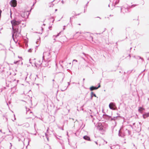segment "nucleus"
Here are the masks:
<instances>
[{"label": "nucleus", "mask_w": 149, "mask_h": 149, "mask_svg": "<svg viewBox=\"0 0 149 149\" xmlns=\"http://www.w3.org/2000/svg\"><path fill=\"white\" fill-rule=\"evenodd\" d=\"M115 106V104L114 102H111L109 105V108L110 109L112 110L114 109L113 107Z\"/></svg>", "instance_id": "11"}, {"label": "nucleus", "mask_w": 149, "mask_h": 149, "mask_svg": "<svg viewBox=\"0 0 149 149\" xmlns=\"http://www.w3.org/2000/svg\"><path fill=\"white\" fill-rule=\"evenodd\" d=\"M90 56V58H91V59L92 60H93V59L92 58L91 56Z\"/></svg>", "instance_id": "53"}, {"label": "nucleus", "mask_w": 149, "mask_h": 149, "mask_svg": "<svg viewBox=\"0 0 149 149\" xmlns=\"http://www.w3.org/2000/svg\"><path fill=\"white\" fill-rule=\"evenodd\" d=\"M35 3H36V2H35L34 3H33V6H32L31 7V8L30 10V11H31V10H32V9L33 8V6H34V4H35Z\"/></svg>", "instance_id": "25"}, {"label": "nucleus", "mask_w": 149, "mask_h": 149, "mask_svg": "<svg viewBox=\"0 0 149 149\" xmlns=\"http://www.w3.org/2000/svg\"><path fill=\"white\" fill-rule=\"evenodd\" d=\"M103 118L106 120L109 121H112V117L111 116H109L106 114H104L103 116Z\"/></svg>", "instance_id": "6"}, {"label": "nucleus", "mask_w": 149, "mask_h": 149, "mask_svg": "<svg viewBox=\"0 0 149 149\" xmlns=\"http://www.w3.org/2000/svg\"><path fill=\"white\" fill-rule=\"evenodd\" d=\"M145 109L142 107H139L138 109V111L141 113H142Z\"/></svg>", "instance_id": "12"}, {"label": "nucleus", "mask_w": 149, "mask_h": 149, "mask_svg": "<svg viewBox=\"0 0 149 149\" xmlns=\"http://www.w3.org/2000/svg\"><path fill=\"white\" fill-rule=\"evenodd\" d=\"M25 125L27 127H28L29 126V125L28 123H27Z\"/></svg>", "instance_id": "24"}, {"label": "nucleus", "mask_w": 149, "mask_h": 149, "mask_svg": "<svg viewBox=\"0 0 149 149\" xmlns=\"http://www.w3.org/2000/svg\"><path fill=\"white\" fill-rule=\"evenodd\" d=\"M135 72V70H129V71H127V73L129 74H130V73H132V72H133V73Z\"/></svg>", "instance_id": "18"}, {"label": "nucleus", "mask_w": 149, "mask_h": 149, "mask_svg": "<svg viewBox=\"0 0 149 149\" xmlns=\"http://www.w3.org/2000/svg\"><path fill=\"white\" fill-rule=\"evenodd\" d=\"M130 28V27H128L126 28V30L127 31V29H128Z\"/></svg>", "instance_id": "39"}, {"label": "nucleus", "mask_w": 149, "mask_h": 149, "mask_svg": "<svg viewBox=\"0 0 149 149\" xmlns=\"http://www.w3.org/2000/svg\"><path fill=\"white\" fill-rule=\"evenodd\" d=\"M11 103V102H10V101H9L8 102V103L7 102V105H8V104H10Z\"/></svg>", "instance_id": "30"}, {"label": "nucleus", "mask_w": 149, "mask_h": 149, "mask_svg": "<svg viewBox=\"0 0 149 149\" xmlns=\"http://www.w3.org/2000/svg\"><path fill=\"white\" fill-rule=\"evenodd\" d=\"M83 54L86 57V55H88V54H85L84 53H83Z\"/></svg>", "instance_id": "31"}, {"label": "nucleus", "mask_w": 149, "mask_h": 149, "mask_svg": "<svg viewBox=\"0 0 149 149\" xmlns=\"http://www.w3.org/2000/svg\"><path fill=\"white\" fill-rule=\"evenodd\" d=\"M129 56H130V57H131V55H130V54H129Z\"/></svg>", "instance_id": "52"}, {"label": "nucleus", "mask_w": 149, "mask_h": 149, "mask_svg": "<svg viewBox=\"0 0 149 149\" xmlns=\"http://www.w3.org/2000/svg\"><path fill=\"white\" fill-rule=\"evenodd\" d=\"M61 129L62 130H63V128H62V127H61Z\"/></svg>", "instance_id": "46"}, {"label": "nucleus", "mask_w": 149, "mask_h": 149, "mask_svg": "<svg viewBox=\"0 0 149 149\" xmlns=\"http://www.w3.org/2000/svg\"><path fill=\"white\" fill-rule=\"evenodd\" d=\"M13 134H12V135L11 136V137H10L11 139H13Z\"/></svg>", "instance_id": "29"}, {"label": "nucleus", "mask_w": 149, "mask_h": 149, "mask_svg": "<svg viewBox=\"0 0 149 149\" xmlns=\"http://www.w3.org/2000/svg\"><path fill=\"white\" fill-rule=\"evenodd\" d=\"M91 95H92L93 96H94L95 97H96V95H95V93H94V92H91Z\"/></svg>", "instance_id": "20"}, {"label": "nucleus", "mask_w": 149, "mask_h": 149, "mask_svg": "<svg viewBox=\"0 0 149 149\" xmlns=\"http://www.w3.org/2000/svg\"><path fill=\"white\" fill-rule=\"evenodd\" d=\"M61 76L63 77L62 80L60 81V83H62L63 81V79L65 77V74H64L63 73H62V72H61Z\"/></svg>", "instance_id": "17"}, {"label": "nucleus", "mask_w": 149, "mask_h": 149, "mask_svg": "<svg viewBox=\"0 0 149 149\" xmlns=\"http://www.w3.org/2000/svg\"><path fill=\"white\" fill-rule=\"evenodd\" d=\"M74 16V15H72L71 17H70V24L72 25V19L74 18L75 16Z\"/></svg>", "instance_id": "16"}, {"label": "nucleus", "mask_w": 149, "mask_h": 149, "mask_svg": "<svg viewBox=\"0 0 149 149\" xmlns=\"http://www.w3.org/2000/svg\"><path fill=\"white\" fill-rule=\"evenodd\" d=\"M34 64H35V66H36V67H37V65H36V63H34Z\"/></svg>", "instance_id": "47"}, {"label": "nucleus", "mask_w": 149, "mask_h": 149, "mask_svg": "<svg viewBox=\"0 0 149 149\" xmlns=\"http://www.w3.org/2000/svg\"><path fill=\"white\" fill-rule=\"evenodd\" d=\"M50 20H51L52 19V23H49V25H51L50 26H49V29L50 30H51L52 29V25H53V23L54 21V19L53 17H51L50 18Z\"/></svg>", "instance_id": "10"}, {"label": "nucleus", "mask_w": 149, "mask_h": 149, "mask_svg": "<svg viewBox=\"0 0 149 149\" xmlns=\"http://www.w3.org/2000/svg\"><path fill=\"white\" fill-rule=\"evenodd\" d=\"M83 139L87 141H91L90 137L89 136L87 135L84 136L83 137Z\"/></svg>", "instance_id": "15"}, {"label": "nucleus", "mask_w": 149, "mask_h": 149, "mask_svg": "<svg viewBox=\"0 0 149 149\" xmlns=\"http://www.w3.org/2000/svg\"><path fill=\"white\" fill-rule=\"evenodd\" d=\"M77 120H75V121L74 122V123H75V122L76 121H77Z\"/></svg>", "instance_id": "60"}, {"label": "nucleus", "mask_w": 149, "mask_h": 149, "mask_svg": "<svg viewBox=\"0 0 149 149\" xmlns=\"http://www.w3.org/2000/svg\"><path fill=\"white\" fill-rule=\"evenodd\" d=\"M136 36H137L138 35H139L138 33H137L136 34H135Z\"/></svg>", "instance_id": "58"}, {"label": "nucleus", "mask_w": 149, "mask_h": 149, "mask_svg": "<svg viewBox=\"0 0 149 149\" xmlns=\"http://www.w3.org/2000/svg\"><path fill=\"white\" fill-rule=\"evenodd\" d=\"M61 32H60L59 33H58L57 35H54L53 36V38H57V37L59 36L61 34Z\"/></svg>", "instance_id": "19"}, {"label": "nucleus", "mask_w": 149, "mask_h": 149, "mask_svg": "<svg viewBox=\"0 0 149 149\" xmlns=\"http://www.w3.org/2000/svg\"><path fill=\"white\" fill-rule=\"evenodd\" d=\"M80 13H79V14H77V15H80Z\"/></svg>", "instance_id": "56"}, {"label": "nucleus", "mask_w": 149, "mask_h": 149, "mask_svg": "<svg viewBox=\"0 0 149 149\" xmlns=\"http://www.w3.org/2000/svg\"><path fill=\"white\" fill-rule=\"evenodd\" d=\"M129 135L131 134V131L126 128H120L119 131L118 135L119 136L124 138L127 134Z\"/></svg>", "instance_id": "2"}, {"label": "nucleus", "mask_w": 149, "mask_h": 149, "mask_svg": "<svg viewBox=\"0 0 149 149\" xmlns=\"http://www.w3.org/2000/svg\"><path fill=\"white\" fill-rule=\"evenodd\" d=\"M104 125H105V127H107L108 126V125L107 124H106V123H104Z\"/></svg>", "instance_id": "28"}, {"label": "nucleus", "mask_w": 149, "mask_h": 149, "mask_svg": "<svg viewBox=\"0 0 149 149\" xmlns=\"http://www.w3.org/2000/svg\"><path fill=\"white\" fill-rule=\"evenodd\" d=\"M29 63H31V59H30L29 60Z\"/></svg>", "instance_id": "41"}, {"label": "nucleus", "mask_w": 149, "mask_h": 149, "mask_svg": "<svg viewBox=\"0 0 149 149\" xmlns=\"http://www.w3.org/2000/svg\"><path fill=\"white\" fill-rule=\"evenodd\" d=\"M21 21L20 19H18L16 18L11 21V23L12 25V37L13 40L15 42L14 36L15 35L16 38L17 36H18L17 34H20L21 31V26L19 25L21 24Z\"/></svg>", "instance_id": "1"}, {"label": "nucleus", "mask_w": 149, "mask_h": 149, "mask_svg": "<svg viewBox=\"0 0 149 149\" xmlns=\"http://www.w3.org/2000/svg\"><path fill=\"white\" fill-rule=\"evenodd\" d=\"M46 138H47V140H48V141H49V138H48V137H46Z\"/></svg>", "instance_id": "43"}, {"label": "nucleus", "mask_w": 149, "mask_h": 149, "mask_svg": "<svg viewBox=\"0 0 149 149\" xmlns=\"http://www.w3.org/2000/svg\"><path fill=\"white\" fill-rule=\"evenodd\" d=\"M118 3V2L116 1L115 2V5H116Z\"/></svg>", "instance_id": "35"}, {"label": "nucleus", "mask_w": 149, "mask_h": 149, "mask_svg": "<svg viewBox=\"0 0 149 149\" xmlns=\"http://www.w3.org/2000/svg\"><path fill=\"white\" fill-rule=\"evenodd\" d=\"M95 143L96 144H98L97 142V141H95Z\"/></svg>", "instance_id": "42"}, {"label": "nucleus", "mask_w": 149, "mask_h": 149, "mask_svg": "<svg viewBox=\"0 0 149 149\" xmlns=\"http://www.w3.org/2000/svg\"><path fill=\"white\" fill-rule=\"evenodd\" d=\"M68 87L69 86V85H70V82H68Z\"/></svg>", "instance_id": "40"}, {"label": "nucleus", "mask_w": 149, "mask_h": 149, "mask_svg": "<svg viewBox=\"0 0 149 149\" xmlns=\"http://www.w3.org/2000/svg\"><path fill=\"white\" fill-rule=\"evenodd\" d=\"M20 60H18L17 61H15L14 62V63L15 64H17L19 62H20Z\"/></svg>", "instance_id": "21"}, {"label": "nucleus", "mask_w": 149, "mask_h": 149, "mask_svg": "<svg viewBox=\"0 0 149 149\" xmlns=\"http://www.w3.org/2000/svg\"><path fill=\"white\" fill-rule=\"evenodd\" d=\"M97 127V129L100 131L102 132L104 131V127H103L102 123H98Z\"/></svg>", "instance_id": "5"}, {"label": "nucleus", "mask_w": 149, "mask_h": 149, "mask_svg": "<svg viewBox=\"0 0 149 149\" xmlns=\"http://www.w3.org/2000/svg\"><path fill=\"white\" fill-rule=\"evenodd\" d=\"M143 118L145 119L146 118L149 117V112L145 113L143 114Z\"/></svg>", "instance_id": "14"}, {"label": "nucleus", "mask_w": 149, "mask_h": 149, "mask_svg": "<svg viewBox=\"0 0 149 149\" xmlns=\"http://www.w3.org/2000/svg\"><path fill=\"white\" fill-rule=\"evenodd\" d=\"M72 84H76V83H75V82H73L72 83Z\"/></svg>", "instance_id": "54"}, {"label": "nucleus", "mask_w": 149, "mask_h": 149, "mask_svg": "<svg viewBox=\"0 0 149 149\" xmlns=\"http://www.w3.org/2000/svg\"><path fill=\"white\" fill-rule=\"evenodd\" d=\"M32 52V49H30L28 50V52Z\"/></svg>", "instance_id": "26"}, {"label": "nucleus", "mask_w": 149, "mask_h": 149, "mask_svg": "<svg viewBox=\"0 0 149 149\" xmlns=\"http://www.w3.org/2000/svg\"><path fill=\"white\" fill-rule=\"evenodd\" d=\"M82 58L83 60H85V58H83V57H82Z\"/></svg>", "instance_id": "45"}, {"label": "nucleus", "mask_w": 149, "mask_h": 149, "mask_svg": "<svg viewBox=\"0 0 149 149\" xmlns=\"http://www.w3.org/2000/svg\"><path fill=\"white\" fill-rule=\"evenodd\" d=\"M98 86L97 87H96L95 86H92L90 88V90L91 91H92L94 90H96L100 88L101 86L100 84V83L98 84Z\"/></svg>", "instance_id": "8"}, {"label": "nucleus", "mask_w": 149, "mask_h": 149, "mask_svg": "<svg viewBox=\"0 0 149 149\" xmlns=\"http://www.w3.org/2000/svg\"><path fill=\"white\" fill-rule=\"evenodd\" d=\"M39 64L40 65H41V66H42L43 67H45L47 66V63H46V61H45V62H44V60L42 59V62H41V61H39Z\"/></svg>", "instance_id": "9"}, {"label": "nucleus", "mask_w": 149, "mask_h": 149, "mask_svg": "<svg viewBox=\"0 0 149 149\" xmlns=\"http://www.w3.org/2000/svg\"><path fill=\"white\" fill-rule=\"evenodd\" d=\"M138 58H139V59H141L142 60H143V58H142L140 56H138Z\"/></svg>", "instance_id": "34"}, {"label": "nucleus", "mask_w": 149, "mask_h": 149, "mask_svg": "<svg viewBox=\"0 0 149 149\" xmlns=\"http://www.w3.org/2000/svg\"><path fill=\"white\" fill-rule=\"evenodd\" d=\"M51 57L50 53L48 52H44L43 54V56H42L43 60H44V62L46 61L45 58V57L47 60H48Z\"/></svg>", "instance_id": "4"}, {"label": "nucleus", "mask_w": 149, "mask_h": 149, "mask_svg": "<svg viewBox=\"0 0 149 149\" xmlns=\"http://www.w3.org/2000/svg\"><path fill=\"white\" fill-rule=\"evenodd\" d=\"M36 124L35 123L34 125V128H35V125H36Z\"/></svg>", "instance_id": "48"}, {"label": "nucleus", "mask_w": 149, "mask_h": 149, "mask_svg": "<svg viewBox=\"0 0 149 149\" xmlns=\"http://www.w3.org/2000/svg\"><path fill=\"white\" fill-rule=\"evenodd\" d=\"M137 5V4H133L131 6H129L126 8H125V7H124L123 8H121L120 9L121 12H123L124 13H125L129 12L130 11V8H133Z\"/></svg>", "instance_id": "3"}, {"label": "nucleus", "mask_w": 149, "mask_h": 149, "mask_svg": "<svg viewBox=\"0 0 149 149\" xmlns=\"http://www.w3.org/2000/svg\"><path fill=\"white\" fill-rule=\"evenodd\" d=\"M73 61H76V62H77V61L76 59H74L73 60Z\"/></svg>", "instance_id": "38"}, {"label": "nucleus", "mask_w": 149, "mask_h": 149, "mask_svg": "<svg viewBox=\"0 0 149 149\" xmlns=\"http://www.w3.org/2000/svg\"><path fill=\"white\" fill-rule=\"evenodd\" d=\"M62 2L63 3V1H62Z\"/></svg>", "instance_id": "59"}, {"label": "nucleus", "mask_w": 149, "mask_h": 149, "mask_svg": "<svg viewBox=\"0 0 149 149\" xmlns=\"http://www.w3.org/2000/svg\"><path fill=\"white\" fill-rule=\"evenodd\" d=\"M72 14L73 15L77 16V14L75 13L74 11H73L72 13Z\"/></svg>", "instance_id": "22"}, {"label": "nucleus", "mask_w": 149, "mask_h": 149, "mask_svg": "<svg viewBox=\"0 0 149 149\" xmlns=\"http://www.w3.org/2000/svg\"><path fill=\"white\" fill-rule=\"evenodd\" d=\"M54 40H55V41L56 40V39L55 38H54Z\"/></svg>", "instance_id": "61"}, {"label": "nucleus", "mask_w": 149, "mask_h": 149, "mask_svg": "<svg viewBox=\"0 0 149 149\" xmlns=\"http://www.w3.org/2000/svg\"><path fill=\"white\" fill-rule=\"evenodd\" d=\"M85 80V79L84 78L83 79V81H84Z\"/></svg>", "instance_id": "64"}, {"label": "nucleus", "mask_w": 149, "mask_h": 149, "mask_svg": "<svg viewBox=\"0 0 149 149\" xmlns=\"http://www.w3.org/2000/svg\"><path fill=\"white\" fill-rule=\"evenodd\" d=\"M71 120H72V121H73L74 120V119L73 118L71 119Z\"/></svg>", "instance_id": "51"}, {"label": "nucleus", "mask_w": 149, "mask_h": 149, "mask_svg": "<svg viewBox=\"0 0 149 149\" xmlns=\"http://www.w3.org/2000/svg\"><path fill=\"white\" fill-rule=\"evenodd\" d=\"M3 29V28L2 27V28H1L0 29V31H1L2 30V29Z\"/></svg>", "instance_id": "44"}, {"label": "nucleus", "mask_w": 149, "mask_h": 149, "mask_svg": "<svg viewBox=\"0 0 149 149\" xmlns=\"http://www.w3.org/2000/svg\"><path fill=\"white\" fill-rule=\"evenodd\" d=\"M10 147L9 149H11V147H12V143H10Z\"/></svg>", "instance_id": "27"}, {"label": "nucleus", "mask_w": 149, "mask_h": 149, "mask_svg": "<svg viewBox=\"0 0 149 149\" xmlns=\"http://www.w3.org/2000/svg\"><path fill=\"white\" fill-rule=\"evenodd\" d=\"M123 117L120 116H117L116 117H113V118H112V121L113 120L115 121L116 120L119 119V118H122Z\"/></svg>", "instance_id": "13"}, {"label": "nucleus", "mask_w": 149, "mask_h": 149, "mask_svg": "<svg viewBox=\"0 0 149 149\" xmlns=\"http://www.w3.org/2000/svg\"><path fill=\"white\" fill-rule=\"evenodd\" d=\"M97 17L99 18L100 19H101V18L100 17Z\"/></svg>", "instance_id": "55"}, {"label": "nucleus", "mask_w": 149, "mask_h": 149, "mask_svg": "<svg viewBox=\"0 0 149 149\" xmlns=\"http://www.w3.org/2000/svg\"><path fill=\"white\" fill-rule=\"evenodd\" d=\"M93 97V96L92 95H91V100H92V99Z\"/></svg>", "instance_id": "36"}, {"label": "nucleus", "mask_w": 149, "mask_h": 149, "mask_svg": "<svg viewBox=\"0 0 149 149\" xmlns=\"http://www.w3.org/2000/svg\"><path fill=\"white\" fill-rule=\"evenodd\" d=\"M10 3L12 7H14L17 6V1L16 0H12L10 1Z\"/></svg>", "instance_id": "7"}, {"label": "nucleus", "mask_w": 149, "mask_h": 149, "mask_svg": "<svg viewBox=\"0 0 149 149\" xmlns=\"http://www.w3.org/2000/svg\"><path fill=\"white\" fill-rule=\"evenodd\" d=\"M64 61H61V62L62 63H63L64 62Z\"/></svg>", "instance_id": "49"}, {"label": "nucleus", "mask_w": 149, "mask_h": 149, "mask_svg": "<svg viewBox=\"0 0 149 149\" xmlns=\"http://www.w3.org/2000/svg\"><path fill=\"white\" fill-rule=\"evenodd\" d=\"M18 57H19V58H22V57H19V56H18Z\"/></svg>", "instance_id": "62"}, {"label": "nucleus", "mask_w": 149, "mask_h": 149, "mask_svg": "<svg viewBox=\"0 0 149 149\" xmlns=\"http://www.w3.org/2000/svg\"><path fill=\"white\" fill-rule=\"evenodd\" d=\"M45 134L46 137H48V135L46 133H45Z\"/></svg>", "instance_id": "33"}, {"label": "nucleus", "mask_w": 149, "mask_h": 149, "mask_svg": "<svg viewBox=\"0 0 149 149\" xmlns=\"http://www.w3.org/2000/svg\"><path fill=\"white\" fill-rule=\"evenodd\" d=\"M51 5H49V6L50 7H52L54 5L53 4V3H52V4H51Z\"/></svg>", "instance_id": "32"}, {"label": "nucleus", "mask_w": 149, "mask_h": 149, "mask_svg": "<svg viewBox=\"0 0 149 149\" xmlns=\"http://www.w3.org/2000/svg\"><path fill=\"white\" fill-rule=\"evenodd\" d=\"M88 2L87 3H86V9L87 8V6H88Z\"/></svg>", "instance_id": "37"}, {"label": "nucleus", "mask_w": 149, "mask_h": 149, "mask_svg": "<svg viewBox=\"0 0 149 149\" xmlns=\"http://www.w3.org/2000/svg\"><path fill=\"white\" fill-rule=\"evenodd\" d=\"M38 42V41H36V43H37Z\"/></svg>", "instance_id": "57"}, {"label": "nucleus", "mask_w": 149, "mask_h": 149, "mask_svg": "<svg viewBox=\"0 0 149 149\" xmlns=\"http://www.w3.org/2000/svg\"><path fill=\"white\" fill-rule=\"evenodd\" d=\"M113 16V15H110V16Z\"/></svg>", "instance_id": "63"}, {"label": "nucleus", "mask_w": 149, "mask_h": 149, "mask_svg": "<svg viewBox=\"0 0 149 149\" xmlns=\"http://www.w3.org/2000/svg\"><path fill=\"white\" fill-rule=\"evenodd\" d=\"M93 37L92 36H90L89 37V39L90 40H91L92 41H93Z\"/></svg>", "instance_id": "23"}, {"label": "nucleus", "mask_w": 149, "mask_h": 149, "mask_svg": "<svg viewBox=\"0 0 149 149\" xmlns=\"http://www.w3.org/2000/svg\"><path fill=\"white\" fill-rule=\"evenodd\" d=\"M61 65V66L62 67V68H63V66H62V65L61 64V65Z\"/></svg>", "instance_id": "50"}]
</instances>
